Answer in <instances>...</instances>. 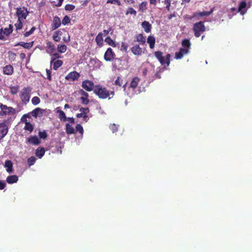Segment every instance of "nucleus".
<instances>
[{
    "label": "nucleus",
    "instance_id": "obj_43",
    "mask_svg": "<svg viewBox=\"0 0 252 252\" xmlns=\"http://www.w3.org/2000/svg\"><path fill=\"white\" fill-rule=\"evenodd\" d=\"M18 89H19V86H18L11 87L10 88V93L13 95H16V94L18 92Z\"/></svg>",
    "mask_w": 252,
    "mask_h": 252
},
{
    "label": "nucleus",
    "instance_id": "obj_27",
    "mask_svg": "<svg viewBox=\"0 0 252 252\" xmlns=\"http://www.w3.org/2000/svg\"><path fill=\"white\" fill-rule=\"evenodd\" d=\"M95 42H96V44L99 47H101L103 45V39L102 37V34L101 33H99L95 36Z\"/></svg>",
    "mask_w": 252,
    "mask_h": 252
},
{
    "label": "nucleus",
    "instance_id": "obj_24",
    "mask_svg": "<svg viewBox=\"0 0 252 252\" xmlns=\"http://www.w3.org/2000/svg\"><path fill=\"white\" fill-rule=\"evenodd\" d=\"M139 81L140 79L138 77H134L130 83L129 87L133 90L135 89L138 86Z\"/></svg>",
    "mask_w": 252,
    "mask_h": 252
},
{
    "label": "nucleus",
    "instance_id": "obj_59",
    "mask_svg": "<svg viewBox=\"0 0 252 252\" xmlns=\"http://www.w3.org/2000/svg\"><path fill=\"white\" fill-rule=\"evenodd\" d=\"M5 34L3 32V29H0V40H4L5 39Z\"/></svg>",
    "mask_w": 252,
    "mask_h": 252
},
{
    "label": "nucleus",
    "instance_id": "obj_9",
    "mask_svg": "<svg viewBox=\"0 0 252 252\" xmlns=\"http://www.w3.org/2000/svg\"><path fill=\"white\" fill-rule=\"evenodd\" d=\"M116 55L112 49L110 47L108 48L104 54V58L106 61H110L115 59Z\"/></svg>",
    "mask_w": 252,
    "mask_h": 252
},
{
    "label": "nucleus",
    "instance_id": "obj_44",
    "mask_svg": "<svg viewBox=\"0 0 252 252\" xmlns=\"http://www.w3.org/2000/svg\"><path fill=\"white\" fill-rule=\"evenodd\" d=\"M38 136L40 138L45 139L47 137V132L45 130L42 131H39L38 132Z\"/></svg>",
    "mask_w": 252,
    "mask_h": 252
},
{
    "label": "nucleus",
    "instance_id": "obj_18",
    "mask_svg": "<svg viewBox=\"0 0 252 252\" xmlns=\"http://www.w3.org/2000/svg\"><path fill=\"white\" fill-rule=\"evenodd\" d=\"M247 7V2L245 1H241L238 6V12H240L241 14L244 15L246 13V11L244 10Z\"/></svg>",
    "mask_w": 252,
    "mask_h": 252
},
{
    "label": "nucleus",
    "instance_id": "obj_20",
    "mask_svg": "<svg viewBox=\"0 0 252 252\" xmlns=\"http://www.w3.org/2000/svg\"><path fill=\"white\" fill-rule=\"evenodd\" d=\"M46 47L49 50L47 51V53L50 54L53 53L56 50L55 45L51 41L46 42Z\"/></svg>",
    "mask_w": 252,
    "mask_h": 252
},
{
    "label": "nucleus",
    "instance_id": "obj_3",
    "mask_svg": "<svg viewBox=\"0 0 252 252\" xmlns=\"http://www.w3.org/2000/svg\"><path fill=\"white\" fill-rule=\"evenodd\" d=\"M206 28L203 22H199L194 24L193 31L196 37H199L201 34L206 31Z\"/></svg>",
    "mask_w": 252,
    "mask_h": 252
},
{
    "label": "nucleus",
    "instance_id": "obj_37",
    "mask_svg": "<svg viewBox=\"0 0 252 252\" xmlns=\"http://www.w3.org/2000/svg\"><path fill=\"white\" fill-rule=\"evenodd\" d=\"M58 113H59V118L61 120L63 121H66L65 113L63 110H58Z\"/></svg>",
    "mask_w": 252,
    "mask_h": 252
},
{
    "label": "nucleus",
    "instance_id": "obj_63",
    "mask_svg": "<svg viewBox=\"0 0 252 252\" xmlns=\"http://www.w3.org/2000/svg\"><path fill=\"white\" fill-rule=\"evenodd\" d=\"M122 48L123 50H125L126 52L127 51V46L124 43H122Z\"/></svg>",
    "mask_w": 252,
    "mask_h": 252
},
{
    "label": "nucleus",
    "instance_id": "obj_55",
    "mask_svg": "<svg viewBox=\"0 0 252 252\" xmlns=\"http://www.w3.org/2000/svg\"><path fill=\"white\" fill-rule=\"evenodd\" d=\"M107 3L111 4H116L118 5H121V3L120 0H107Z\"/></svg>",
    "mask_w": 252,
    "mask_h": 252
},
{
    "label": "nucleus",
    "instance_id": "obj_52",
    "mask_svg": "<svg viewBox=\"0 0 252 252\" xmlns=\"http://www.w3.org/2000/svg\"><path fill=\"white\" fill-rule=\"evenodd\" d=\"M40 101L39 97L34 96L32 99V102L34 105H37Z\"/></svg>",
    "mask_w": 252,
    "mask_h": 252
},
{
    "label": "nucleus",
    "instance_id": "obj_54",
    "mask_svg": "<svg viewBox=\"0 0 252 252\" xmlns=\"http://www.w3.org/2000/svg\"><path fill=\"white\" fill-rule=\"evenodd\" d=\"M79 94H80L81 96H84L85 97H89V96L88 93L83 89H81L79 91Z\"/></svg>",
    "mask_w": 252,
    "mask_h": 252
},
{
    "label": "nucleus",
    "instance_id": "obj_30",
    "mask_svg": "<svg viewBox=\"0 0 252 252\" xmlns=\"http://www.w3.org/2000/svg\"><path fill=\"white\" fill-rule=\"evenodd\" d=\"M62 32L61 31H56L53 35V39L56 41V42H59L61 37H60V35H62Z\"/></svg>",
    "mask_w": 252,
    "mask_h": 252
},
{
    "label": "nucleus",
    "instance_id": "obj_34",
    "mask_svg": "<svg viewBox=\"0 0 252 252\" xmlns=\"http://www.w3.org/2000/svg\"><path fill=\"white\" fill-rule=\"evenodd\" d=\"M147 2L146 1H144L139 4V11L143 12L144 11L146 10L147 8Z\"/></svg>",
    "mask_w": 252,
    "mask_h": 252
},
{
    "label": "nucleus",
    "instance_id": "obj_48",
    "mask_svg": "<svg viewBox=\"0 0 252 252\" xmlns=\"http://www.w3.org/2000/svg\"><path fill=\"white\" fill-rule=\"evenodd\" d=\"M81 100L82 103L83 105H88L90 102V100L88 99V97H85L84 96H81L80 98Z\"/></svg>",
    "mask_w": 252,
    "mask_h": 252
},
{
    "label": "nucleus",
    "instance_id": "obj_50",
    "mask_svg": "<svg viewBox=\"0 0 252 252\" xmlns=\"http://www.w3.org/2000/svg\"><path fill=\"white\" fill-rule=\"evenodd\" d=\"M63 1V0H57L56 1H52V3L57 7H59L62 5Z\"/></svg>",
    "mask_w": 252,
    "mask_h": 252
},
{
    "label": "nucleus",
    "instance_id": "obj_25",
    "mask_svg": "<svg viewBox=\"0 0 252 252\" xmlns=\"http://www.w3.org/2000/svg\"><path fill=\"white\" fill-rule=\"evenodd\" d=\"M45 150L43 147H38L35 151V155L38 158H41L44 155Z\"/></svg>",
    "mask_w": 252,
    "mask_h": 252
},
{
    "label": "nucleus",
    "instance_id": "obj_40",
    "mask_svg": "<svg viewBox=\"0 0 252 252\" xmlns=\"http://www.w3.org/2000/svg\"><path fill=\"white\" fill-rule=\"evenodd\" d=\"M121 63H122L121 59H120L119 58H116L114 60L113 65L114 67H115L116 68L120 67L122 65Z\"/></svg>",
    "mask_w": 252,
    "mask_h": 252
},
{
    "label": "nucleus",
    "instance_id": "obj_33",
    "mask_svg": "<svg viewBox=\"0 0 252 252\" xmlns=\"http://www.w3.org/2000/svg\"><path fill=\"white\" fill-rule=\"evenodd\" d=\"M24 129L31 133L33 130V126L30 122H26L25 126Z\"/></svg>",
    "mask_w": 252,
    "mask_h": 252
},
{
    "label": "nucleus",
    "instance_id": "obj_26",
    "mask_svg": "<svg viewBox=\"0 0 252 252\" xmlns=\"http://www.w3.org/2000/svg\"><path fill=\"white\" fill-rule=\"evenodd\" d=\"M18 45L22 46L26 49H30L31 48H32L33 46V42H29V43L24 42H18V43H17L15 45V46H17Z\"/></svg>",
    "mask_w": 252,
    "mask_h": 252
},
{
    "label": "nucleus",
    "instance_id": "obj_12",
    "mask_svg": "<svg viewBox=\"0 0 252 252\" xmlns=\"http://www.w3.org/2000/svg\"><path fill=\"white\" fill-rule=\"evenodd\" d=\"M14 69L12 65H7L2 68L3 74L8 76L12 75L14 73Z\"/></svg>",
    "mask_w": 252,
    "mask_h": 252
},
{
    "label": "nucleus",
    "instance_id": "obj_28",
    "mask_svg": "<svg viewBox=\"0 0 252 252\" xmlns=\"http://www.w3.org/2000/svg\"><path fill=\"white\" fill-rule=\"evenodd\" d=\"M147 43L149 44L150 48L153 49L155 46L156 39L153 36H149L147 39Z\"/></svg>",
    "mask_w": 252,
    "mask_h": 252
},
{
    "label": "nucleus",
    "instance_id": "obj_8",
    "mask_svg": "<svg viewBox=\"0 0 252 252\" xmlns=\"http://www.w3.org/2000/svg\"><path fill=\"white\" fill-rule=\"evenodd\" d=\"M80 75L76 71H72L70 72L67 75H66L65 79L69 81L74 82L77 81Z\"/></svg>",
    "mask_w": 252,
    "mask_h": 252
},
{
    "label": "nucleus",
    "instance_id": "obj_29",
    "mask_svg": "<svg viewBox=\"0 0 252 252\" xmlns=\"http://www.w3.org/2000/svg\"><path fill=\"white\" fill-rule=\"evenodd\" d=\"M105 42L108 45L113 47H116L117 46L116 42L114 41L110 36H107L105 38Z\"/></svg>",
    "mask_w": 252,
    "mask_h": 252
},
{
    "label": "nucleus",
    "instance_id": "obj_46",
    "mask_svg": "<svg viewBox=\"0 0 252 252\" xmlns=\"http://www.w3.org/2000/svg\"><path fill=\"white\" fill-rule=\"evenodd\" d=\"M35 29L36 28L35 27H32L29 31H28L24 33V36L28 37L30 36L31 34H32L34 32Z\"/></svg>",
    "mask_w": 252,
    "mask_h": 252
},
{
    "label": "nucleus",
    "instance_id": "obj_5",
    "mask_svg": "<svg viewBox=\"0 0 252 252\" xmlns=\"http://www.w3.org/2000/svg\"><path fill=\"white\" fill-rule=\"evenodd\" d=\"M29 13V12L28 11L27 8L25 6L17 8L16 15L18 19L22 20L24 21V20L26 19Z\"/></svg>",
    "mask_w": 252,
    "mask_h": 252
},
{
    "label": "nucleus",
    "instance_id": "obj_17",
    "mask_svg": "<svg viewBox=\"0 0 252 252\" xmlns=\"http://www.w3.org/2000/svg\"><path fill=\"white\" fill-rule=\"evenodd\" d=\"M134 41L140 43V44L143 45L146 43V38L142 34H136L134 37Z\"/></svg>",
    "mask_w": 252,
    "mask_h": 252
},
{
    "label": "nucleus",
    "instance_id": "obj_10",
    "mask_svg": "<svg viewBox=\"0 0 252 252\" xmlns=\"http://www.w3.org/2000/svg\"><path fill=\"white\" fill-rule=\"evenodd\" d=\"M0 140L3 138L7 134L8 127L5 123H0Z\"/></svg>",
    "mask_w": 252,
    "mask_h": 252
},
{
    "label": "nucleus",
    "instance_id": "obj_31",
    "mask_svg": "<svg viewBox=\"0 0 252 252\" xmlns=\"http://www.w3.org/2000/svg\"><path fill=\"white\" fill-rule=\"evenodd\" d=\"M13 26L10 24L8 27H6L3 29V32L5 35H9L13 32Z\"/></svg>",
    "mask_w": 252,
    "mask_h": 252
},
{
    "label": "nucleus",
    "instance_id": "obj_4",
    "mask_svg": "<svg viewBox=\"0 0 252 252\" xmlns=\"http://www.w3.org/2000/svg\"><path fill=\"white\" fill-rule=\"evenodd\" d=\"M32 89L30 87H25L20 91L19 96L21 101L26 104L30 100V92Z\"/></svg>",
    "mask_w": 252,
    "mask_h": 252
},
{
    "label": "nucleus",
    "instance_id": "obj_6",
    "mask_svg": "<svg viewBox=\"0 0 252 252\" xmlns=\"http://www.w3.org/2000/svg\"><path fill=\"white\" fill-rule=\"evenodd\" d=\"M0 109L2 115H14L16 113V109L12 107H8L5 105L0 103Z\"/></svg>",
    "mask_w": 252,
    "mask_h": 252
},
{
    "label": "nucleus",
    "instance_id": "obj_56",
    "mask_svg": "<svg viewBox=\"0 0 252 252\" xmlns=\"http://www.w3.org/2000/svg\"><path fill=\"white\" fill-rule=\"evenodd\" d=\"M46 79H48L49 81L52 80V76H51V69H46Z\"/></svg>",
    "mask_w": 252,
    "mask_h": 252
},
{
    "label": "nucleus",
    "instance_id": "obj_49",
    "mask_svg": "<svg viewBox=\"0 0 252 252\" xmlns=\"http://www.w3.org/2000/svg\"><path fill=\"white\" fill-rule=\"evenodd\" d=\"M70 22V18L67 15L65 16L62 20V24L64 25H67V24L69 23Z\"/></svg>",
    "mask_w": 252,
    "mask_h": 252
},
{
    "label": "nucleus",
    "instance_id": "obj_42",
    "mask_svg": "<svg viewBox=\"0 0 252 252\" xmlns=\"http://www.w3.org/2000/svg\"><path fill=\"white\" fill-rule=\"evenodd\" d=\"M128 14L133 15L134 16H136V12L135 11V10L134 9V8L133 7H128L127 8V11L126 13V15H128Z\"/></svg>",
    "mask_w": 252,
    "mask_h": 252
},
{
    "label": "nucleus",
    "instance_id": "obj_11",
    "mask_svg": "<svg viewBox=\"0 0 252 252\" xmlns=\"http://www.w3.org/2000/svg\"><path fill=\"white\" fill-rule=\"evenodd\" d=\"M63 64V61L61 60H55V59H51L50 63V66L53 65V68L54 70H57Z\"/></svg>",
    "mask_w": 252,
    "mask_h": 252
},
{
    "label": "nucleus",
    "instance_id": "obj_57",
    "mask_svg": "<svg viewBox=\"0 0 252 252\" xmlns=\"http://www.w3.org/2000/svg\"><path fill=\"white\" fill-rule=\"evenodd\" d=\"M170 0H164V3L165 5V8L167 11L170 10Z\"/></svg>",
    "mask_w": 252,
    "mask_h": 252
},
{
    "label": "nucleus",
    "instance_id": "obj_32",
    "mask_svg": "<svg viewBox=\"0 0 252 252\" xmlns=\"http://www.w3.org/2000/svg\"><path fill=\"white\" fill-rule=\"evenodd\" d=\"M66 133L68 134L75 133V129L69 125L68 123L66 124Z\"/></svg>",
    "mask_w": 252,
    "mask_h": 252
},
{
    "label": "nucleus",
    "instance_id": "obj_15",
    "mask_svg": "<svg viewBox=\"0 0 252 252\" xmlns=\"http://www.w3.org/2000/svg\"><path fill=\"white\" fill-rule=\"evenodd\" d=\"M27 141L28 143L34 145H38L40 143V141L37 136H30L27 138Z\"/></svg>",
    "mask_w": 252,
    "mask_h": 252
},
{
    "label": "nucleus",
    "instance_id": "obj_58",
    "mask_svg": "<svg viewBox=\"0 0 252 252\" xmlns=\"http://www.w3.org/2000/svg\"><path fill=\"white\" fill-rule=\"evenodd\" d=\"M79 111L85 115V114H87L89 112V109L88 108H84L82 107L80 108Z\"/></svg>",
    "mask_w": 252,
    "mask_h": 252
},
{
    "label": "nucleus",
    "instance_id": "obj_47",
    "mask_svg": "<svg viewBox=\"0 0 252 252\" xmlns=\"http://www.w3.org/2000/svg\"><path fill=\"white\" fill-rule=\"evenodd\" d=\"M123 79L120 77H118L115 81L114 84L116 86L121 87L122 85Z\"/></svg>",
    "mask_w": 252,
    "mask_h": 252
},
{
    "label": "nucleus",
    "instance_id": "obj_14",
    "mask_svg": "<svg viewBox=\"0 0 252 252\" xmlns=\"http://www.w3.org/2000/svg\"><path fill=\"white\" fill-rule=\"evenodd\" d=\"M131 52L136 56H140L142 54V49L139 45H135L132 46L131 48Z\"/></svg>",
    "mask_w": 252,
    "mask_h": 252
},
{
    "label": "nucleus",
    "instance_id": "obj_19",
    "mask_svg": "<svg viewBox=\"0 0 252 252\" xmlns=\"http://www.w3.org/2000/svg\"><path fill=\"white\" fill-rule=\"evenodd\" d=\"M18 180V177L16 175L8 176L6 179V182L8 184H13L16 183Z\"/></svg>",
    "mask_w": 252,
    "mask_h": 252
},
{
    "label": "nucleus",
    "instance_id": "obj_22",
    "mask_svg": "<svg viewBox=\"0 0 252 252\" xmlns=\"http://www.w3.org/2000/svg\"><path fill=\"white\" fill-rule=\"evenodd\" d=\"M141 26L142 28L144 29V31L146 33H149L151 31L152 26L147 21H144L142 23Z\"/></svg>",
    "mask_w": 252,
    "mask_h": 252
},
{
    "label": "nucleus",
    "instance_id": "obj_61",
    "mask_svg": "<svg viewBox=\"0 0 252 252\" xmlns=\"http://www.w3.org/2000/svg\"><path fill=\"white\" fill-rule=\"evenodd\" d=\"M51 59H55V60H58L57 59L61 58V56L58 53H52L51 54Z\"/></svg>",
    "mask_w": 252,
    "mask_h": 252
},
{
    "label": "nucleus",
    "instance_id": "obj_60",
    "mask_svg": "<svg viewBox=\"0 0 252 252\" xmlns=\"http://www.w3.org/2000/svg\"><path fill=\"white\" fill-rule=\"evenodd\" d=\"M30 117L28 114H24V116L21 118V121L23 123H25V124H26V122H28L27 120H26L27 118Z\"/></svg>",
    "mask_w": 252,
    "mask_h": 252
},
{
    "label": "nucleus",
    "instance_id": "obj_23",
    "mask_svg": "<svg viewBox=\"0 0 252 252\" xmlns=\"http://www.w3.org/2000/svg\"><path fill=\"white\" fill-rule=\"evenodd\" d=\"M4 167L6 168V171L8 173H11L13 172V163L10 160H7L5 162Z\"/></svg>",
    "mask_w": 252,
    "mask_h": 252
},
{
    "label": "nucleus",
    "instance_id": "obj_35",
    "mask_svg": "<svg viewBox=\"0 0 252 252\" xmlns=\"http://www.w3.org/2000/svg\"><path fill=\"white\" fill-rule=\"evenodd\" d=\"M67 47L65 45H59L57 47L58 52L60 53H64L66 52Z\"/></svg>",
    "mask_w": 252,
    "mask_h": 252
},
{
    "label": "nucleus",
    "instance_id": "obj_36",
    "mask_svg": "<svg viewBox=\"0 0 252 252\" xmlns=\"http://www.w3.org/2000/svg\"><path fill=\"white\" fill-rule=\"evenodd\" d=\"M182 45L184 47V48L189 49L190 46L189 40L188 39H184L182 42Z\"/></svg>",
    "mask_w": 252,
    "mask_h": 252
},
{
    "label": "nucleus",
    "instance_id": "obj_64",
    "mask_svg": "<svg viewBox=\"0 0 252 252\" xmlns=\"http://www.w3.org/2000/svg\"><path fill=\"white\" fill-rule=\"evenodd\" d=\"M155 78L157 79H159L161 78V76L159 73V72H157L155 74Z\"/></svg>",
    "mask_w": 252,
    "mask_h": 252
},
{
    "label": "nucleus",
    "instance_id": "obj_41",
    "mask_svg": "<svg viewBox=\"0 0 252 252\" xmlns=\"http://www.w3.org/2000/svg\"><path fill=\"white\" fill-rule=\"evenodd\" d=\"M36 160L34 157H31L27 159V163L29 166L32 165L34 164Z\"/></svg>",
    "mask_w": 252,
    "mask_h": 252
},
{
    "label": "nucleus",
    "instance_id": "obj_39",
    "mask_svg": "<svg viewBox=\"0 0 252 252\" xmlns=\"http://www.w3.org/2000/svg\"><path fill=\"white\" fill-rule=\"evenodd\" d=\"M213 11L211 10L209 12H197L193 14V17H195L196 16H208L212 13Z\"/></svg>",
    "mask_w": 252,
    "mask_h": 252
},
{
    "label": "nucleus",
    "instance_id": "obj_2",
    "mask_svg": "<svg viewBox=\"0 0 252 252\" xmlns=\"http://www.w3.org/2000/svg\"><path fill=\"white\" fill-rule=\"evenodd\" d=\"M155 56L161 65L166 64V66L169 65L170 63V58L171 57L169 54H167L166 56L164 57L163 56V53L161 52V51H156Z\"/></svg>",
    "mask_w": 252,
    "mask_h": 252
},
{
    "label": "nucleus",
    "instance_id": "obj_13",
    "mask_svg": "<svg viewBox=\"0 0 252 252\" xmlns=\"http://www.w3.org/2000/svg\"><path fill=\"white\" fill-rule=\"evenodd\" d=\"M189 53V49L180 48L178 52H176L175 54V58L176 59H182L184 55H187Z\"/></svg>",
    "mask_w": 252,
    "mask_h": 252
},
{
    "label": "nucleus",
    "instance_id": "obj_62",
    "mask_svg": "<svg viewBox=\"0 0 252 252\" xmlns=\"http://www.w3.org/2000/svg\"><path fill=\"white\" fill-rule=\"evenodd\" d=\"M6 186V184L4 181L0 180V190L3 189Z\"/></svg>",
    "mask_w": 252,
    "mask_h": 252
},
{
    "label": "nucleus",
    "instance_id": "obj_51",
    "mask_svg": "<svg viewBox=\"0 0 252 252\" xmlns=\"http://www.w3.org/2000/svg\"><path fill=\"white\" fill-rule=\"evenodd\" d=\"M109 128L113 132H115L118 130V126H117L115 124H111L109 126Z\"/></svg>",
    "mask_w": 252,
    "mask_h": 252
},
{
    "label": "nucleus",
    "instance_id": "obj_38",
    "mask_svg": "<svg viewBox=\"0 0 252 252\" xmlns=\"http://www.w3.org/2000/svg\"><path fill=\"white\" fill-rule=\"evenodd\" d=\"M23 22L24 21H22V20L17 19V22L15 24L16 30H18L22 29L23 26Z\"/></svg>",
    "mask_w": 252,
    "mask_h": 252
},
{
    "label": "nucleus",
    "instance_id": "obj_16",
    "mask_svg": "<svg viewBox=\"0 0 252 252\" xmlns=\"http://www.w3.org/2000/svg\"><path fill=\"white\" fill-rule=\"evenodd\" d=\"M44 110L40 108H36L31 112V115L32 117L36 118L37 117H40L43 115Z\"/></svg>",
    "mask_w": 252,
    "mask_h": 252
},
{
    "label": "nucleus",
    "instance_id": "obj_53",
    "mask_svg": "<svg viewBox=\"0 0 252 252\" xmlns=\"http://www.w3.org/2000/svg\"><path fill=\"white\" fill-rule=\"evenodd\" d=\"M76 131H78L80 134L83 133V128L80 124H77L76 126Z\"/></svg>",
    "mask_w": 252,
    "mask_h": 252
},
{
    "label": "nucleus",
    "instance_id": "obj_7",
    "mask_svg": "<svg viewBox=\"0 0 252 252\" xmlns=\"http://www.w3.org/2000/svg\"><path fill=\"white\" fill-rule=\"evenodd\" d=\"M94 83L91 80H85L82 81V87L88 92H91L92 91H94Z\"/></svg>",
    "mask_w": 252,
    "mask_h": 252
},
{
    "label": "nucleus",
    "instance_id": "obj_1",
    "mask_svg": "<svg viewBox=\"0 0 252 252\" xmlns=\"http://www.w3.org/2000/svg\"><path fill=\"white\" fill-rule=\"evenodd\" d=\"M94 93L100 99H110L115 95L114 91H109L106 88L98 85L95 86Z\"/></svg>",
    "mask_w": 252,
    "mask_h": 252
},
{
    "label": "nucleus",
    "instance_id": "obj_45",
    "mask_svg": "<svg viewBox=\"0 0 252 252\" xmlns=\"http://www.w3.org/2000/svg\"><path fill=\"white\" fill-rule=\"evenodd\" d=\"M75 8V6L74 5L70 4H66L64 7L65 10L68 11H72Z\"/></svg>",
    "mask_w": 252,
    "mask_h": 252
},
{
    "label": "nucleus",
    "instance_id": "obj_21",
    "mask_svg": "<svg viewBox=\"0 0 252 252\" xmlns=\"http://www.w3.org/2000/svg\"><path fill=\"white\" fill-rule=\"evenodd\" d=\"M61 23L60 19L58 16L54 17L53 22L52 24L53 29L55 30L61 26Z\"/></svg>",
    "mask_w": 252,
    "mask_h": 252
}]
</instances>
